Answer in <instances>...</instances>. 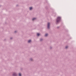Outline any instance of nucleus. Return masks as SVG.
Returning a JSON list of instances; mask_svg holds the SVG:
<instances>
[{
	"mask_svg": "<svg viewBox=\"0 0 76 76\" xmlns=\"http://www.w3.org/2000/svg\"><path fill=\"white\" fill-rule=\"evenodd\" d=\"M50 23H48V29H49L50 28Z\"/></svg>",
	"mask_w": 76,
	"mask_h": 76,
	"instance_id": "f03ea898",
	"label": "nucleus"
},
{
	"mask_svg": "<svg viewBox=\"0 0 76 76\" xmlns=\"http://www.w3.org/2000/svg\"><path fill=\"white\" fill-rule=\"evenodd\" d=\"M60 19H61V18L60 17H58L57 19L56 20V22H57V23H58V22H60Z\"/></svg>",
	"mask_w": 76,
	"mask_h": 76,
	"instance_id": "f257e3e1",
	"label": "nucleus"
},
{
	"mask_svg": "<svg viewBox=\"0 0 76 76\" xmlns=\"http://www.w3.org/2000/svg\"><path fill=\"white\" fill-rule=\"evenodd\" d=\"M39 35H40L38 33H37V36H39Z\"/></svg>",
	"mask_w": 76,
	"mask_h": 76,
	"instance_id": "6e6552de",
	"label": "nucleus"
},
{
	"mask_svg": "<svg viewBox=\"0 0 76 76\" xmlns=\"http://www.w3.org/2000/svg\"><path fill=\"white\" fill-rule=\"evenodd\" d=\"M31 42V40H29L28 41V42L29 43Z\"/></svg>",
	"mask_w": 76,
	"mask_h": 76,
	"instance_id": "20e7f679",
	"label": "nucleus"
},
{
	"mask_svg": "<svg viewBox=\"0 0 76 76\" xmlns=\"http://www.w3.org/2000/svg\"><path fill=\"white\" fill-rule=\"evenodd\" d=\"M13 75L14 76H16V73H15L14 74H13Z\"/></svg>",
	"mask_w": 76,
	"mask_h": 76,
	"instance_id": "7ed1b4c3",
	"label": "nucleus"
},
{
	"mask_svg": "<svg viewBox=\"0 0 76 76\" xmlns=\"http://www.w3.org/2000/svg\"><path fill=\"white\" fill-rule=\"evenodd\" d=\"M16 32V31H15V32Z\"/></svg>",
	"mask_w": 76,
	"mask_h": 76,
	"instance_id": "f8f14e48",
	"label": "nucleus"
},
{
	"mask_svg": "<svg viewBox=\"0 0 76 76\" xmlns=\"http://www.w3.org/2000/svg\"><path fill=\"white\" fill-rule=\"evenodd\" d=\"M42 39H40V41H42Z\"/></svg>",
	"mask_w": 76,
	"mask_h": 76,
	"instance_id": "9d476101",
	"label": "nucleus"
},
{
	"mask_svg": "<svg viewBox=\"0 0 76 76\" xmlns=\"http://www.w3.org/2000/svg\"><path fill=\"white\" fill-rule=\"evenodd\" d=\"M48 35V34H45V37H47V36Z\"/></svg>",
	"mask_w": 76,
	"mask_h": 76,
	"instance_id": "0eeeda50",
	"label": "nucleus"
},
{
	"mask_svg": "<svg viewBox=\"0 0 76 76\" xmlns=\"http://www.w3.org/2000/svg\"><path fill=\"white\" fill-rule=\"evenodd\" d=\"M32 7H30V10H32Z\"/></svg>",
	"mask_w": 76,
	"mask_h": 76,
	"instance_id": "39448f33",
	"label": "nucleus"
},
{
	"mask_svg": "<svg viewBox=\"0 0 76 76\" xmlns=\"http://www.w3.org/2000/svg\"><path fill=\"white\" fill-rule=\"evenodd\" d=\"M68 47H67V46H66V47H65V48H68Z\"/></svg>",
	"mask_w": 76,
	"mask_h": 76,
	"instance_id": "9b49d317",
	"label": "nucleus"
},
{
	"mask_svg": "<svg viewBox=\"0 0 76 76\" xmlns=\"http://www.w3.org/2000/svg\"><path fill=\"white\" fill-rule=\"evenodd\" d=\"M10 39H12V38H10Z\"/></svg>",
	"mask_w": 76,
	"mask_h": 76,
	"instance_id": "ddd939ff",
	"label": "nucleus"
},
{
	"mask_svg": "<svg viewBox=\"0 0 76 76\" xmlns=\"http://www.w3.org/2000/svg\"><path fill=\"white\" fill-rule=\"evenodd\" d=\"M19 76H21V74L20 73H19Z\"/></svg>",
	"mask_w": 76,
	"mask_h": 76,
	"instance_id": "1a4fd4ad",
	"label": "nucleus"
},
{
	"mask_svg": "<svg viewBox=\"0 0 76 76\" xmlns=\"http://www.w3.org/2000/svg\"><path fill=\"white\" fill-rule=\"evenodd\" d=\"M36 19V18H34L32 19V20H35Z\"/></svg>",
	"mask_w": 76,
	"mask_h": 76,
	"instance_id": "423d86ee",
	"label": "nucleus"
}]
</instances>
